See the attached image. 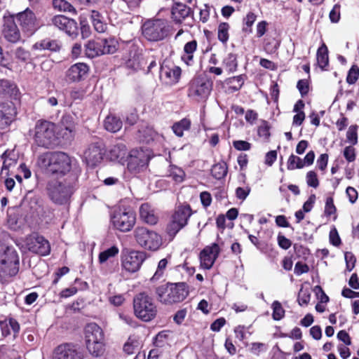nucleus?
<instances>
[{"label":"nucleus","mask_w":359,"mask_h":359,"mask_svg":"<svg viewBox=\"0 0 359 359\" xmlns=\"http://www.w3.org/2000/svg\"><path fill=\"white\" fill-rule=\"evenodd\" d=\"M223 65L229 73L234 72L238 67L236 55L229 53L223 60Z\"/></svg>","instance_id":"obj_40"},{"label":"nucleus","mask_w":359,"mask_h":359,"mask_svg":"<svg viewBox=\"0 0 359 359\" xmlns=\"http://www.w3.org/2000/svg\"><path fill=\"white\" fill-rule=\"evenodd\" d=\"M15 86L8 80H0V95L9 94Z\"/></svg>","instance_id":"obj_56"},{"label":"nucleus","mask_w":359,"mask_h":359,"mask_svg":"<svg viewBox=\"0 0 359 359\" xmlns=\"http://www.w3.org/2000/svg\"><path fill=\"white\" fill-rule=\"evenodd\" d=\"M170 31L169 22L165 19H149L142 25V36L149 41L163 40L169 35Z\"/></svg>","instance_id":"obj_6"},{"label":"nucleus","mask_w":359,"mask_h":359,"mask_svg":"<svg viewBox=\"0 0 359 359\" xmlns=\"http://www.w3.org/2000/svg\"><path fill=\"white\" fill-rule=\"evenodd\" d=\"M330 242L334 246H339L341 244V238L335 227H333L330 231Z\"/></svg>","instance_id":"obj_61"},{"label":"nucleus","mask_w":359,"mask_h":359,"mask_svg":"<svg viewBox=\"0 0 359 359\" xmlns=\"http://www.w3.org/2000/svg\"><path fill=\"white\" fill-rule=\"evenodd\" d=\"M347 269L351 271L355 266V257L352 252H346L344 255Z\"/></svg>","instance_id":"obj_62"},{"label":"nucleus","mask_w":359,"mask_h":359,"mask_svg":"<svg viewBox=\"0 0 359 359\" xmlns=\"http://www.w3.org/2000/svg\"><path fill=\"white\" fill-rule=\"evenodd\" d=\"M306 179L308 186L313 188H317L318 187L319 181L316 172L312 170L309 171L306 174Z\"/></svg>","instance_id":"obj_55"},{"label":"nucleus","mask_w":359,"mask_h":359,"mask_svg":"<svg viewBox=\"0 0 359 359\" xmlns=\"http://www.w3.org/2000/svg\"><path fill=\"white\" fill-rule=\"evenodd\" d=\"M25 245L29 252L41 256H46L50 252L49 242L44 237L36 233L27 236Z\"/></svg>","instance_id":"obj_13"},{"label":"nucleus","mask_w":359,"mask_h":359,"mask_svg":"<svg viewBox=\"0 0 359 359\" xmlns=\"http://www.w3.org/2000/svg\"><path fill=\"white\" fill-rule=\"evenodd\" d=\"M85 342L104 340L102 329L96 323H90L84 328Z\"/></svg>","instance_id":"obj_25"},{"label":"nucleus","mask_w":359,"mask_h":359,"mask_svg":"<svg viewBox=\"0 0 359 359\" xmlns=\"http://www.w3.org/2000/svg\"><path fill=\"white\" fill-rule=\"evenodd\" d=\"M250 192V188L248 186L245 187H238L236 189V197L242 201L245 200Z\"/></svg>","instance_id":"obj_63"},{"label":"nucleus","mask_w":359,"mask_h":359,"mask_svg":"<svg viewBox=\"0 0 359 359\" xmlns=\"http://www.w3.org/2000/svg\"><path fill=\"white\" fill-rule=\"evenodd\" d=\"M15 19L26 31L33 32L40 27L39 20L29 8L18 13L15 15Z\"/></svg>","instance_id":"obj_19"},{"label":"nucleus","mask_w":359,"mask_h":359,"mask_svg":"<svg viewBox=\"0 0 359 359\" xmlns=\"http://www.w3.org/2000/svg\"><path fill=\"white\" fill-rule=\"evenodd\" d=\"M226 83L229 85V88L231 92H235L241 89L244 83V76L239 75L229 78L226 80Z\"/></svg>","instance_id":"obj_41"},{"label":"nucleus","mask_w":359,"mask_h":359,"mask_svg":"<svg viewBox=\"0 0 359 359\" xmlns=\"http://www.w3.org/2000/svg\"><path fill=\"white\" fill-rule=\"evenodd\" d=\"M19 270V258L15 250L0 241V278L15 276Z\"/></svg>","instance_id":"obj_3"},{"label":"nucleus","mask_w":359,"mask_h":359,"mask_svg":"<svg viewBox=\"0 0 359 359\" xmlns=\"http://www.w3.org/2000/svg\"><path fill=\"white\" fill-rule=\"evenodd\" d=\"M85 343L88 351L92 356L99 358L104 355L105 351L104 340L87 341Z\"/></svg>","instance_id":"obj_29"},{"label":"nucleus","mask_w":359,"mask_h":359,"mask_svg":"<svg viewBox=\"0 0 359 359\" xmlns=\"http://www.w3.org/2000/svg\"><path fill=\"white\" fill-rule=\"evenodd\" d=\"M126 147L123 144L114 145L109 151L108 157L111 161H117L123 165L128 156Z\"/></svg>","instance_id":"obj_26"},{"label":"nucleus","mask_w":359,"mask_h":359,"mask_svg":"<svg viewBox=\"0 0 359 359\" xmlns=\"http://www.w3.org/2000/svg\"><path fill=\"white\" fill-rule=\"evenodd\" d=\"M212 89V82L205 76H197L194 78L190 84L189 96L198 101H205Z\"/></svg>","instance_id":"obj_11"},{"label":"nucleus","mask_w":359,"mask_h":359,"mask_svg":"<svg viewBox=\"0 0 359 359\" xmlns=\"http://www.w3.org/2000/svg\"><path fill=\"white\" fill-rule=\"evenodd\" d=\"M317 62L322 69L328 65V50L325 43H323L317 50Z\"/></svg>","instance_id":"obj_36"},{"label":"nucleus","mask_w":359,"mask_h":359,"mask_svg":"<svg viewBox=\"0 0 359 359\" xmlns=\"http://www.w3.org/2000/svg\"><path fill=\"white\" fill-rule=\"evenodd\" d=\"M191 127V121L184 118L173 124L172 129L173 133L178 137H182L184 131L189 130Z\"/></svg>","instance_id":"obj_34"},{"label":"nucleus","mask_w":359,"mask_h":359,"mask_svg":"<svg viewBox=\"0 0 359 359\" xmlns=\"http://www.w3.org/2000/svg\"><path fill=\"white\" fill-rule=\"evenodd\" d=\"M133 236L138 246L149 251H156L163 243L162 238L157 232L145 226H137Z\"/></svg>","instance_id":"obj_7"},{"label":"nucleus","mask_w":359,"mask_h":359,"mask_svg":"<svg viewBox=\"0 0 359 359\" xmlns=\"http://www.w3.org/2000/svg\"><path fill=\"white\" fill-rule=\"evenodd\" d=\"M76 181V176L72 174L65 178L48 181L46 185L48 198L56 205L67 204L75 190Z\"/></svg>","instance_id":"obj_2"},{"label":"nucleus","mask_w":359,"mask_h":359,"mask_svg":"<svg viewBox=\"0 0 359 359\" xmlns=\"http://www.w3.org/2000/svg\"><path fill=\"white\" fill-rule=\"evenodd\" d=\"M53 6L54 8L61 12L76 13V10L73 6L65 0H53Z\"/></svg>","instance_id":"obj_42"},{"label":"nucleus","mask_w":359,"mask_h":359,"mask_svg":"<svg viewBox=\"0 0 359 359\" xmlns=\"http://www.w3.org/2000/svg\"><path fill=\"white\" fill-rule=\"evenodd\" d=\"M104 128L109 132L116 133L122 128V121L114 115H109L104 120Z\"/></svg>","instance_id":"obj_32"},{"label":"nucleus","mask_w":359,"mask_h":359,"mask_svg":"<svg viewBox=\"0 0 359 359\" xmlns=\"http://www.w3.org/2000/svg\"><path fill=\"white\" fill-rule=\"evenodd\" d=\"M192 215L191 207L188 204L177 206L172 216L171 221L167 226V233L174 237L188 223Z\"/></svg>","instance_id":"obj_10"},{"label":"nucleus","mask_w":359,"mask_h":359,"mask_svg":"<svg viewBox=\"0 0 359 359\" xmlns=\"http://www.w3.org/2000/svg\"><path fill=\"white\" fill-rule=\"evenodd\" d=\"M220 252V248L217 243L206 246L199 255L201 266L204 269H210L213 266Z\"/></svg>","instance_id":"obj_17"},{"label":"nucleus","mask_w":359,"mask_h":359,"mask_svg":"<svg viewBox=\"0 0 359 359\" xmlns=\"http://www.w3.org/2000/svg\"><path fill=\"white\" fill-rule=\"evenodd\" d=\"M51 25L58 29L65 32L70 36L78 35L76 22L62 15H55L51 18Z\"/></svg>","instance_id":"obj_14"},{"label":"nucleus","mask_w":359,"mask_h":359,"mask_svg":"<svg viewBox=\"0 0 359 359\" xmlns=\"http://www.w3.org/2000/svg\"><path fill=\"white\" fill-rule=\"evenodd\" d=\"M147 161L142 151L133 150L126 157L128 170L133 174L140 172L147 165Z\"/></svg>","instance_id":"obj_16"},{"label":"nucleus","mask_w":359,"mask_h":359,"mask_svg":"<svg viewBox=\"0 0 359 359\" xmlns=\"http://www.w3.org/2000/svg\"><path fill=\"white\" fill-rule=\"evenodd\" d=\"M359 77V67L356 65H353L348 72L346 77V82L348 84H354Z\"/></svg>","instance_id":"obj_52"},{"label":"nucleus","mask_w":359,"mask_h":359,"mask_svg":"<svg viewBox=\"0 0 359 359\" xmlns=\"http://www.w3.org/2000/svg\"><path fill=\"white\" fill-rule=\"evenodd\" d=\"M269 126L266 121H262L257 129V134L264 140H267L270 136Z\"/></svg>","instance_id":"obj_51"},{"label":"nucleus","mask_w":359,"mask_h":359,"mask_svg":"<svg viewBox=\"0 0 359 359\" xmlns=\"http://www.w3.org/2000/svg\"><path fill=\"white\" fill-rule=\"evenodd\" d=\"M233 146L238 151H248L251 148V144L244 140H235Z\"/></svg>","instance_id":"obj_60"},{"label":"nucleus","mask_w":359,"mask_h":359,"mask_svg":"<svg viewBox=\"0 0 359 359\" xmlns=\"http://www.w3.org/2000/svg\"><path fill=\"white\" fill-rule=\"evenodd\" d=\"M112 226L123 233L130 231L136 224V214L129 207L118 206L110 213Z\"/></svg>","instance_id":"obj_4"},{"label":"nucleus","mask_w":359,"mask_h":359,"mask_svg":"<svg viewBox=\"0 0 359 359\" xmlns=\"http://www.w3.org/2000/svg\"><path fill=\"white\" fill-rule=\"evenodd\" d=\"M133 307L135 316L145 322L154 319L157 313L153 299L145 292H141L134 297Z\"/></svg>","instance_id":"obj_8"},{"label":"nucleus","mask_w":359,"mask_h":359,"mask_svg":"<svg viewBox=\"0 0 359 359\" xmlns=\"http://www.w3.org/2000/svg\"><path fill=\"white\" fill-rule=\"evenodd\" d=\"M347 141L352 145L358 143V126L356 125L351 126L346 133Z\"/></svg>","instance_id":"obj_49"},{"label":"nucleus","mask_w":359,"mask_h":359,"mask_svg":"<svg viewBox=\"0 0 359 359\" xmlns=\"http://www.w3.org/2000/svg\"><path fill=\"white\" fill-rule=\"evenodd\" d=\"M1 158L3 159L1 175L5 174L6 175H8V172L7 170L11 168L14 167L17 163L16 155L13 151L6 150L1 155Z\"/></svg>","instance_id":"obj_30"},{"label":"nucleus","mask_w":359,"mask_h":359,"mask_svg":"<svg viewBox=\"0 0 359 359\" xmlns=\"http://www.w3.org/2000/svg\"><path fill=\"white\" fill-rule=\"evenodd\" d=\"M168 172L169 177H170L175 182L180 183L183 182L185 177V172L182 168L175 165H170Z\"/></svg>","instance_id":"obj_43"},{"label":"nucleus","mask_w":359,"mask_h":359,"mask_svg":"<svg viewBox=\"0 0 359 359\" xmlns=\"http://www.w3.org/2000/svg\"><path fill=\"white\" fill-rule=\"evenodd\" d=\"M168 263L169 257L163 258L158 262L156 270L151 278V281L155 282L163 278Z\"/></svg>","instance_id":"obj_35"},{"label":"nucleus","mask_w":359,"mask_h":359,"mask_svg":"<svg viewBox=\"0 0 359 359\" xmlns=\"http://www.w3.org/2000/svg\"><path fill=\"white\" fill-rule=\"evenodd\" d=\"M3 34L6 40L11 43H16L20 38V31L15 22L13 16L4 17Z\"/></svg>","instance_id":"obj_21"},{"label":"nucleus","mask_w":359,"mask_h":359,"mask_svg":"<svg viewBox=\"0 0 359 359\" xmlns=\"http://www.w3.org/2000/svg\"><path fill=\"white\" fill-rule=\"evenodd\" d=\"M305 166V163H304L303 160L299 157L292 154L290 156L287 163V168L290 170H292L294 169H301Z\"/></svg>","instance_id":"obj_45"},{"label":"nucleus","mask_w":359,"mask_h":359,"mask_svg":"<svg viewBox=\"0 0 359 359\" xmlns=\"http://www.w3.org/2000/svg\"><path fill=\"white\" fill-rule=\"evenodd\" d=\"M89 67L83 62H78L72 65L66 72L67 81L69 82H79L88 74Z\"/></svg>","instance_id":"obj_23"},{"label":"nucleus","mask_w":359,"mask_h":359,"mask_svg":"<svg viewBox=\"0 0 359 359\" xmlns=\"http://www.w3.org/2000/svg\"><path fill=\"white\" fill-rule=\"evenodd\" d=\"M86 55L90 58L103 55L100 39L96 41H89L86 45Z\"/></svg>","instance_id":"obj_31"},{"label":"nucleus","mask_w":359,"mask_h":359,"mask_svg":"<svg viewBox=\"0 0 359 359\" xmlns=\"http://www.w3.org/2000/svg\"><path fill=\"white\" fill-rule=\"evenodd\" d=\"M33 47L37 50H50L52 51H56L60 48L56 41H50L48 39L36 43Z\"/></svg>","instance_id":"obj_38"},{"label":"nucleus","mask_w":359,"mask_h":359,"mask_svg":"<svg viewBox=\"0 0 359 359\" xmlns=\"http://www.w3.org/2000/svg\"><path fill=\"white\" fill-rule=\"evenodd\" d=\"M139 214L140 219L149 225H155L158 222V216L157 212L149 203L141 205Z\"/></svg>","instance_id":"obj_24"},{"label":"nucleus","mask_w":359,"mask_h":359,"mask_svg":"<svg viewBox=\"0 0 359 359\" xmlns=\"http://www.w3.org/2000/svg\"><path fill=\"white\" fill-rule=\"evenodd\" d=\"M16 110L12 102H6L0 104V128L4 129L13 121Z\"/></svg>","instance_id":"obj_22"},{"label":"nucleus","mask_w":359,"mask_h":359,"mask_svg":"<svg viewBox=\"0 0 359 359\" xmlns=\"http://www.w3.org/2000/svg\"><path fill=\"white\" fill-rule=\"evenodd\" d=\"M147 258L143 251L129 250L123 252L121 255V266L129 273L137 271Z\"/></svg>","instance_id":"obj_12"},{"label":"nucleus","mask_w":359,"mask_h":359,"mask_svg":"<svg viewBox=\"0 0 359 359\" xmlns=\"http://www.w3.org/2000/svg\"><path fill=\"white\" fill-rule=\"evenodd\" d=\"M34 143L45 148H49L56 142L55 125L47 121H38L34 129Z\"/></svg>","instance_id":"obj_9"},{"label":"nucleus","mask_w":359,"mask_h":359,"mask_svg":"<svg viewBox=\"0 0 359 359\" xmlns=\"http://www.w3.org/2000/svg\"><path fill=\"white\" fill-rule=\"evenodd\" d=\"M229 29V25L227 22H222L219 25L217 36H218V39L221 42L226 43L228 41Z\"/></svg>","instance_id":"obj_47"},{"label":"nucleus","mask_w":359,"mask_h":359,"mask_svg":"<svg viewBox=\"0 0 359 359\" xmlns=\"http://www.w3.org/2000/svg\"><path fill=\"white\" fill-rule=\"evenodd\" d=\"M102 54H113L118 48V42L114 38L100 39Z\"/></svg>","instance_id":"obj_33"},{"label":"nucleus","mask_w":359,"mask_h":359,"mask_svg":"<svg viewBox=\"0 0 359 359\" xmlns=\"http://www.w3.org/2000/svg\"><path fill=\"white\" fill-rule=\"evenodd\" d=\"M344 156L348 162H353L355 160V149L353 146H348L344 148Z\"/></svg>","instance_id":"obj_58"},{"label":"nucleus","mask_w":359,"mask_h":359,"mask_svg":"<svg viewBox=\"0 0 359 359\" xmlns=\"http://www.w3.org/2000/svg\"><path fill=\"white\" fill-rule=\"evenodd\" d=\"M181 75V69L175 65H162L160 69V79L167 85H173L178 82Z\"/></svg>","instance_id":"obj_20"},{"label":"nucleus","mask_w":359,"mask_h":359,"mask_svg":"<svg viewBox=\"0 0 359 359\" xmlns=\"http://www.w3.org/2000/svg\"><path fill=\"white\" fill-rule=\"evenodd\" d=\"M91 17L95 29L99 33L104 32L107 29V25L100 19L99 13L93 11Z\"/></svg>","instance_id":"obj_46"},{"label":"nucleus","mask_w":359,"mask_h":359,"mask_svg":"<svg viewBox=\"0 0 359 359\" xmlns=\"http://www.w3.org/2000/svg\"><path fill=\"white\" fill-rule=\"evenodd\" d=\"M309 268L307 264H304L301 262H298L294 266V273L297 276H300L303 273H307Z\"/></svg>","instance_id":"obj_64"},{"label":"nucleus","mask_w":359,"mask_h":359,"mask_svg":"<svg viewBox=\"0 0 359 359\" xmlns=\"http://www.w3.org/2000/svg\"><path fill=\"white\" fill-rule=\"evenodd\" d=\"M191 13V9L183 4H176L172 8V17L174 21L180 23Z\"/></svg>","instance_id":"obj_27"},{"label":"nucleus","mask_w":359,"mask_h":359,"mask_svg":"<svg viewBox=\"0 0 359 359\" xmlns=\"http://www.w3.org/2000/svg\"><path fill=\"white\" fill-rule=\"evenodd\" d=\"M311 293L309 290L300 289L298 294V303L300 306H306L310 302Z\"/></svg>","instance_id":"obj_53"},{"label":"nucleus","mask_w":359,"mask_h":359,"mask_svg":"<svg viewBox=\"0 0 359 359\" xmlns=\"http://www.w3.org/2000/svg\"><path fill=\"white\" fill-rule=\"evenodd\" d=\"M118 253V248L116 246H112L102 252H101L99 255V262L100 264H104L108 259L111 257H114Z\"/></svg>","instance_id":"obj_44"},{"label":"nucleus","mask_w":359,"mask_h":359,"mask_svg":"<svg viewBox=\"0 0 359 359\" xmlns=\"http://www.w3.org/2000/svg\"><path fill=\"white\" fill-rule=\"evenodd\" d=\"M156 293L161 303L171 304L182 302L187 297L189 291L184 283H178L159 286Z\"/></svg>","instance_id":"obj_5"},{"label":"nucleus","mask_w":359,"mask_h":359,"mask_svg":"<svg viewBox=\"0 0 359 359\" xmlns=\"http://www.w3.org/2000/svg\"><path fill=\"white\" fill-rule=\"evenodd\" d=\"M336 212V207L334 205L333 198L330 196L326 198L325 206V214L327 216H330Z\"/></svg>","instance_id":"obj_57"},{"label":"nucleus","mask_w":359,"mask_h":359,"mask_svg":"<svg viewBox=\"0 0 359 359\" xmlns=\"http://www.w3.org/2000/svg\"><path fill=\"white\" fill-rule=\"evenodd\" d=\"M272 316L275 320H281L285 316V310L278 301H274L272 304Z\"/></svg>","instance_id":"obj_48"},{"label":"nucleus","mask_w":359,"mask_h":359,"mask_svg":"<svg viewBox=\"0 0 359 359\" xmlns=\"http://www.w3.org/2000/svg\"><path fill=\"white\" fill-rule=\"evenodd\" d=\"M140 133H142L143 139L142 141L148 143L151 140H153L156 136V132L151 127H147L144 130H140Z\"/></svg>","instance_id":"obj_59"},{"label":"nucleus","mask_w":359,"mask_h":359,"mask_svg":"<svg viewBox=\"0 0 359 359\" xmlns=\"http://www.w3.org/2000/svg\"><path fill=\"white\" fill-rule=\"evenodd\" d=\"M268 346L266 344L260 342H255L251 344L250 351L252 353L259 355L262 353L266 352Z\"/></svg>","instance_id":"obj_54"},{"label":"nucleus","mask_w":359,"mask_h":359,"mask_svg":"<svg viewBox=\"0 0 359 359\" xmlns=\"http://www.w3.org/2000/svg\"><path fill=\"white\" fill-rule=\"evenodd\" d=\"M104 154L105 149L104 147L96 143L88 147L84 152L83 158L88 166L95 167L102 162Z\"/></svg>","instance_id":"obj_18"},{"label":"nucleus","mask_w":359,"mask_h":359,"mask_svg":"<svg viewBox=\"0 0 359 359\" xmlns=\"http://www.w3.org/2000/svg\"><path fill=\"white\" fill-rule=\"evenodd\" d=\"M196 49L197 42L196 40H192L185 43L182 60L187 65H192L194 64V54L196 51Z\"/></svg>","instance_id":"obj_28"},{"label":"nucleus","mask_w":359,"mask_h":359,"mask_svg":"<svg viewBox=\"0 0 359 359\" xmlns=\"http://www.w3.org/2000/svg\"><path fill=\"white\" fill-rule=\"evenodd\" d=\"M53 359H83V354L77 346L71 343L59 345L53 352Z\"/></svg>","instance_id":"obj_15"},{"label":"nucleus","mask_w":359,"mask_h":359,"mask_svg":"<svg viewBox=\"0 0 359 359\" xmlns=\"http://www.w3.org/2000/svg\"><path fill=\"white\" fill-rule=\"evenodd\" d=\"M211 172L215 179L220 180L226 175L227 166L224 162L216 163L212 166Z\"/></svg>","instance_id":"obj_39"},{"label":"nucleus","mask_w":359,"mask_h":359,"mask_svg":"<svg viewBox=\"0 0 359 359\" xmlns=\"http://www.w3.org/2000/svg\"><path fill=\"white\" fill-rule=\"evenodd\" d=\"M39 168L46 175L65 176L71 170L70 157L64 152L48 151L37 160Z\"/></svg>","instance_id":"obj_1"},{"label":"nucleus","mask_w":359,"mask_h":359,"mask_svg":"<svg viewBox=\"0 0 359 359\" xmlns=\"http://www.w3.org/2000/svg\"><path fill=\"white\" fill-rule=\"evenodd\" d=\"M257 20V15L253 12H248L243 19L242 31L245 34H251L252 32V25Z\"/></svg>","instance_id":"obj_37"},{"label":"nucleus","mask_w":359,"mask_h":359,"mask_svg":"<svg viewBox=\"0 0 359 359\" xmlns=\"http://www.w3.org/2000/svg\"><path fill=\"white\" fill-rule=\"evenodd\" d=\"M62 126L65 128V129L69 132L70 135L74 131L75 126L74 122V118L70 115H65L62 116Z\"/></svg>","instance_id":"obj_50"}]
</instances>
